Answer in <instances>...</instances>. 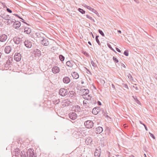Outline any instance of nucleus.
Instances as JSON below:
<instances>
[{"label":"nucleus","mask_w":157,"mask_h":157,"mask_svg":"<svg viewBox=\"0 0 157 157\" xmlns=\"http://www.w3.org/2000/svg\"><path fill=\"white\" fill-rule=\"evenodd\" d=\"M82 91H83V94H88L89 92V90L87 89H84L82 90Z\"/></svg>","instance_id":"obj_33"},{"label":"nucleus","mask_w":157,"mask_h":157,"mask_svg":"<svg viewBox=\"0 0 157 157\" xmlns=\"http://www.w3.org/2000/svg\"><path fill=\"white\" fill-rule=\"evenodd\" d=\"M87 101H86L84 100L83 101V104L84 105H86L87 104Z\"/></svg>","instance_id":"obj_52"},{"label":"nucleus","mask_w":157,"mask_h":157,"mask_svg":"<svg viewBox=\"0 0 157 157\" xmlns=\"http://www.w3.org/2000/svg\"><path fill=\"white\" fill-rule=\"evenodd\" d=\"M52 71L54 74H57L59 72L60 69L58 67L56 66L52 69Z\"/></svg>","instance_id":"obj_22"},{"label":"nucleus","mask_w":157,"mask_h":157,"mask_svg":"<svg viewBox=\"0 0 157 157\" xmlns=\"http://www.w3.org/2000/svg\"><path fill=\"white\" fill-rule=\"evenodd\" d=\"M136 89V90H138V88L137 87H136L135 88Z\"/></svg>","instance_id":"obj_64"},{"label":"nucleus","mask_w":157,"mask_h":157,"mask_svg":"<svg viewBox=\"0 0 157 157\" xmlns=\"http://www.w3.org/2000/svg\"><path fill=\"white\" fill-rule=\"evenodd\" d=\"M82 96L83 98L84 99H85L88 100H89V98H87V97H86V95L85 94H83L82 95Z\"/></svg>","instance_id":"obj_41"},{"label":"nucleus","mask_w":157,"mask_h":157,"mask_svg":"<svg viewBox=\"0 0 157 157\" xmlns=\"http://www.w3.org/2000/svg\"><path fill=\"white\" fill-rule=\"evenodd\" d=\"M149 134L150 135V136L152 138H153V139H155V137L154 136V135L151 133L150 132H149Z\"/></svg>","instance_id":"obj_48"},{"label":"nucleus","mask_w":157,"mask_h":157,"mask_svg":"<svg viewBox=\"0 0 157 157\" xmlns=\"http://www.w3.org/2000/svg\"><path fill=\"white\" fill-rule=\"evenodd\" d=\"M129 76H128V78L130 79H131V78H132V76L129 74Z\"/></svg>","instance_id":"obj_58"},{"label":"nucleus","mask_w":157,"mask_h":157,"mask_svg":"<svg viewBox=\"0 0 157 157\" xmlns=\"http://www.w3.org/2000/svg\"><path fill=\"white\" fill-rule=\"evenodd\" d=\"M71 75L73 78L75 79L78 78L79 77V75L78 74L75 72H73L71 74Z\"/></svg>","instance_id":"obj_27"},{"label":"nucleus","mask_w":157,"mask_h":157,"mask_svg":"<svg viewBox=\"0 0 157 157\" xmlns=\"http://www.w3.org/2000/svg\"><path fill=\"white\" fill-rule=\"evenodd\" d=\"M63 82L65 84L68 83L71 81L70 79L67 76H65L63 79Z\"/></svg>","instance_id":"obj_24"},{"label":"nucleus","mask_w":157,"mask_h":157,"mask_svg":"<svg viewBox=\"0 0 157 157\" xmlns=\"http://www.w3.org/2000/svg\"><path fill=\"white\" fill-rule=\"evenodd\" d=\"M34 52L35 57H39L41 55V52L38 49H35L34 50Z\"/></svg>","instance_id":"obj_17"},{"label":"nucleus","mask_w":157,"mask_h":157,"mask_svg":"<svg viewBox=\"0 0 157 157\" xmlns=\"http://www.w3.org/2000/svg\"><path fill=\"white\" fill-rule=\"evenodd\" d=\"M99 36H96V38H95V40L98 43V44L99 45H100L101 44L100 42V41L98 39V38L99 37Z\"/></svg>","instance_id":"obj_35"},{"label":"nucleus","mask_w":157,"mask_h":157,"mask_svg":"<svg viewBox=\"0 0 157 157\" xmlns=\"http://www.w3.org/2000/svg\"><path fill=\"white\" fill-rule=\"evenodd\" d=\"M20 155L21 157H28V153H26L24 151L21 152Z\"/></svg>","instance_id":"obj_31"},{"label":"nucleus","mask_w":157,"mask_h":157,"mask_svg":"<svg viewBox=\"0 0 157 157\" xmlns=\"http://www.w3.org/2000/svg\"><path fill=\"white\" fill-rule=\"evenodd\" d=\"M7 20L8 21H7V23L8 24H11L13 22L14 23V20L15 21L14 19L11 18H9Z\"/></svg>","instance_id":"obj_32"},{"label":"nucleus","mask_w":157,"mask_h":157,"mask_svg":"<svg viewBox=\"0 0 157 157\" xmlns=\"http://www.w3.org/2000/svg\"><path fill=\"white\" fill-rule=\"evenodd\" d=\"M75 134L77 137L82 138L83 136H84V132L83 131L81 130L78 129L76 131Z\"/></svg>","instance_id":"obj_5"},{"label":"nucleus","mask_w":157,"mask_h":157,"mask_svg":"<svg viewBox=\"0 0 157 157\" xmlns=\"http://www.w3.org/2000/svg\"><path fill=\"white\" fill-rule=\"evenodd\" d=\"M59 58L60 60L61 61H63L64 60V59H65V57L62 55H59Z\"/></svg>","instance_id":"obj_36"},{"label":"nucleus","mask_w":157,"mask_h":157,"mask_svg":"<svg viewBox=\"0 0 157 157\" xmlns=\"http://www.w3.org/2000/svg\"><path fill=\"white\" fill-rule=\"evenodd\" d=\"M100 107H97L94 108L92 110V113L93 114L96 115L100 111Z\"/></svg>","instance_id":"obj_16"},{"label":"nucleus","mask_w":157,"mask_h":157,"mask_svg":"<svg viewBox=\"0 0 157 157\" xmlns=\"http://www.w3.org/2000/svg\"><path fill=\"white\" fill-rule=\"evenodd\" d=\"M21 25V23L20 21H15L14 22L13 25L14 28L17 29L19 28L20 26Z\"/></svg>","instance_id":"obj_20"},{"label":"nucleus","mask_w":157,"mask_h":157,"mask_svg":"<svg viewBox=\"0 0 157 157\" xmlns=\"http://www.w3.org/2000/svg\"><path fill=\"white\" fill-rule=\"evenodd\" d=\"M91 64L94 67H95L96 66L95 63L92 60L91 61Z\"/></svg>","instance_id":"obj_47"},{"label":"nucleus","mask_w":157,"mask_h":157,"mask_svg":"<svg viewBox=\"0 0 157 157\" xmlns=\"http://www.w3.org/2000/svg\"><path fill=\"white\" fill-rule=\"evenodd\" d=\"M28 155H29V157H36V155L34 154V152L33 149L30 148L27 151Z\"/></svg>","instance_id":"obj_6"},{"label":"nucleus","mask_w":157,"mask_h":157,"mask_svg":"<svg viewBox=\"0 0 157 157\" xmlns=\"http://www.w3.org/2000/svg\"><path fill=\"white\" fill-rule=\"evenodd\" d=\"M143 125L144 126L145 128V129H146V130L147 131L148 130V129H147V126H146V125H145V124H143Z\"/></svg>","instance_id":"obj_55"},{"label":"nucleus","mask_w":157,"mask_h":157,"mask_svg":"<svg viewBox=\"0 0 157 157\" xmlns=\"http://www.w3.org/2000/svg\"><path fill=\"white\" fill-rule=\"evenodd\" d=\"M116 50L118 52H121V51L118 48H116Z\"/></svg>","instance_id":"obj_53"},{"label":"nucleus","mask_w":157,"mask_h":157,"mask_svg":"<svg viewBox=\"0 0 157 157\" xmlns=\"http://www.w3.org/2000/svg\"><path fill=\"white\" fill-rule=\"evenodd\" d=\"M124 54L126 56L128 55V50H126L124 52Z\"/></svg>","instance_id":"obj_42"},{"label":"nucleus","mask_w":157,"mask_h":157,"mask_svg":"<svg viewBox=\"0 0 157 157\" xmlns=\"http://www.w3.org/2000/svg\"><path fill=\"white\" fill-rule=\"evenodd\" d=\"M20 149L17 148L16 149H15L14 150V151H13L12 152V154L13 155H14L16 156L17 157H19V156L20 154Z\"/></svg>","instance_id":"obj_7"},{"label":"nucleus","mask_w":157,"mask_h":157,"mask_svg":"<svg viewBox=\"0 0 157 157\" xmlns=\"http://www.w3.org/2000/svg\"><path fill=\"white\" fill-rule=\"evenodd\" d=\"M94 155L95 157H99L100 156V153L99 151L97 152L95 151L94 153Z\"/></svg>","instance_id":"obj_38"},{"label":"nucleus","mask_w":157,"mask_h":157,"mask_svg":"<svg viewBox=\"0 0 157 157\" xmlns=\"http://www.w3.org/2000/svg\"><path fill=\"white\" fill-rule=\"evenodd\" d=\"M73 109L75 112H79L81 111L80 107L78 105H76L73 107Z\"/></svg>","instance_id":"obj_29"},{"label":"nucleus","mask_w":157,"mask_h":157,"mask_svg":"<svg viewBox=\"0 0 157 157\" xmlns=\"http://www.w3.org/2000/svg\"><path fill=\"white\" fill-rule=\"evenodd\" d=\"M78 10L82 14H85V11L81 8H79L78 9Z\"/></svg>","instance_id":"obj_37"},{"label":"nucleus","mask_w":157,"mask_h":157,"mask_svg":"<svg viewBox=\"0 0 157 157\" xmlns=\"http://www.w3.org/2000/svg\"><path fill=\"white\" fill-rule=\"evenodd\" d=\"M75 92L73 91H69L67 94V96L73 99L75 98Z\"/></svg>","instance_id":"obj_18"},{"label":"nucleus","mask_w":157,"mask_h":157,"mask_svg":"<svg viewBox=\"0 0 157 157\" xmlns=\"http://www.w3.org/2000/svg\"><path fill=\"white\" fill-rule=\"evenodd\" d=\"M35 35L36 37L39 38V40L40 41L44 37V34L42 33H36Z\"/></svg>","instance_id":"obj_15"},{"label":"nucleus","mask_w":157,"mask_h":157,"mask_svg":"<svg viewBox=\"0 0 157 157\" xmlns=\"http://www.w3.org/2000/svg\"><path fill=\"white\" fill-rule=\"evenodd\" d=\"M88 43L90 44V45H91V42H90V41H88Z\"/></svg>","instance_id":"obj_62"},{"label":"nucleus","mask_w":157,"mask_h":157,"mask_svg":"<svg viewBox=\"0 0 157 157\" xmlns=\"http://www.w3.org/2000/svg\"><path fill=\"white\" fill-rule=\"evenodd\" d=\"M86 97H87V98H89V100H90L91 99V96H90V95L89 94H86Z\"/></svg>","instance_id":"obj_50"},{"label":"nucleus","mask_w":157,"mask_h":157,"mask_svg":"<svg viewBox=\"0 0 157 157\" xmlns=\"http://www.w3.org/2000/svg\"><path fill=\"white\" fill-rule=\"evenodd\" d=\"M7 36L5 34H2L0 36V41L4 42L7 39Z\"/></svg>","instance_id":"obj_11"},{"label":"nucleus","mask_w":157,"mask_h":157,"mask_svg":"<svg viewBox=\"0 0 157 157\" xmlns=\"http://www.w3.org/2000/svg\"><path fill=\"white\" fill-rule=\"evenodd\" d=\"M105 134L109 135L110 133V129L109 127H106L105 128Z\"/></svg>","instance_id":"obj_30"},{"label":"nucleus","mask_w":157,"mask_h":157,"mask_svg":"<svg viewBox=\"0 0 157 157\" xmlns=\"http://www.w3.org/2000/svg\"><path fill=\"white\" fill-rule=\"evenodd\" d=\"M86 56H87L88 55V54L87 52H84V53H83Z\"/></svg>","instance_id":"obj_57"},{"label":"nucleus","mask_w":157,"mask_h":157,"mask_svg":"<svg viewBox=\"0 0 157 157\" xmlns=\"http://www.w3.org/2000/svg\"><path fill=\"white\" fill-rule=\"evenodd\" d=\"M95 132L97 134H99L103 131V129L101 127L99 126L95 129Z\"/></svg>","instance_id":"obj_19"},{"label":"nucleus","mask_w":157,"mask_h":157,"mask_svg":"<svg viewBox=\"0 0 157 157\" xmlns=\"http://www.w3.org/2000/svg\"><path fill=\"white\" fill-rule=\"evenodd\" d=\"M113 59L115 63H117L119 62L118 60L115 56H113Z\"/></svg>","instance_id":"obj_39"},{"label":"nucleus","mask_w":157,"mask_h":157,"mask_svg":"<svg viewBox=\"0 0 157 157\" xmlns=\"http://www.w3.org/2000/svg\"><path fill=\"white\" fill-rule=\"evenodd\" d=\"M98 32L102 36H105L104 34V33L100 29H99Z\"/></svg>","instance_id":"obj_40"},{"label":"nucleus","mask_w":157,"mask_h":157,"mask_svg":"<svg viewBox=\"0 0 157 157\" xmlns=\"http://www.w3.org/2000/svg\"><path fill=\"white\" fill-rule=\"evenodd\" d=\"M40 44L44 46H48L49 44L48 40L45 37H44L40 41Z\"/></svg>","instance_id":"obj_2"},{"label":"nucleus","mask_w":157,"mask_h":157,"mask_svg":"<svg viewBox=\"0 0 157 157\" xmlns=\"http://www.w3.org/2000/svg\"><path fill=\"white\" fill-rule=\"evenodd\" d=\"M66 64L67 66L72 67L73 65V62L72 61H68L66 62Z\"/></svg>","instance_id":"obj_28"},{"label":"nucleus","mask_w":157,"mask_h":157,"mask_svg":"<svg viewBox=\"0 0 157 157\" xmlns=\"http://www.w3.org/2000/svg\"><path fill=\"white\" fill-rule=\"evenodd\" d=\"M16 16L19 17V18H20V19H22V20H23V21H24V20L22 18L20 17L17 14H14Z\"/></svg>","instance_id":"obj_51"},{"label":"nucleus","mask_w":157,"mask_h":157,"mask_svg":"<svg viewBox=\"0 0 157 157\" xmlns=\"http://www.w3.org/2000/svg\"><path fill=\"white\" fill-rule=\"evenodd\" d=\"M117 32L118 33H121V30H118L117 31Z\"/></svg>","instance_id":"obj_60"},{"label":"nucleus","mask_w":157,"mask_h":157,"mask_svg":"<svg viewBox=\"0 0 157 157\" xmlns=\"http://www.w3.org/2000/svg\"><path fill=\"white\" fill-rule=\"evenodd\" d=\"M21 54L19 53H16L14 57V59L16 61H19L21 59Z\"/></svg>","instance_id":"obj_8"},{"label":"nucleus","mask_w":157,"mask_h":157,"mask_svg":"<svg viewBox=\"0 0 157 157\" xmlns=\"http://www.w3.org/2000/svg\"><path fill=\"white\" fill-rule=\"evenodd\" d=\"M13 40L14 43L17 44H21L22 43V39L17 36L14 37Z\"/></svg>","instance_id":"obj_4"},{"label":"nucleus","mask_w":157,"mask_h":157,"mask_svg":"<svg viewBox=\"0 0 157 157\" xmlns=\"http://www.w3.org/2000/svg\"><path fill=\"white\" fill-rule=\"evenodd\" d=\"M100 82L103 85H104L105 83V81L104 80L102 79H101L100 80Z\"/></svg>","instance_id":"obj_46"},{"label":"nucleus","mask_w":157,"mask_h":157,"mask_svg":"<svg viewBox=\"0 0 157 157\" xmlns=\"http://www.w3.org/2000/svg\"><path fill=\"white\" fill-rule=\"evenodd\" d=\"M92 141V138L90 137L87 138L85 140V143L87 145H90Z\"/></svg>","instance_id":"obj_25"},{"label":"nucleus","mask_w":157,"mask_h":157,"mask_svg":"<svg viewBox=\"0 0 157 157\" xmlns=\"http://www.w3.org/2000/svg\"><path fill=\"white\" fill-rule=\"evenodd\" d=\"M86 16L87 18L89 19H90V20H93L94 21V19H93L92 17H91L88 14L86 15Z\"/></svg>","instance_id":"obj_44"},{"label":"nucleus","mask_w":157,"mask_h":157,"mask_svg":"<svg viewBox=\"0 0 157 157\" xmlns=\"http://www.w3.org/2000/svg\"><path fill=\"white\" fill-rule=\"evenodd\" d=\"M112 87L114 89H115V87L114 84H112Z\"/></svg>","instance_id":"obj_56"},{"label":"nucleus","mask_w":157,"mask_h":157,"mask_svg":"<svg viewBox=\"0 0 157 157\" xmlns=\"http://www.w3.org/2000/svg\"><path fill=\"white\" fill-rule=\"evenodd\" d=\"M6 10L9 13H11L12 12V10L8 8H7Z\"/></svg>","instance_id":"obj_49"},{"label":"nucleus","mask_w":157,"mask_h":157,"mask_svg":"<svg viewBox=\"0 0 157 157\" xmlns=\"http://www.w3.org/2000/svg\"><path fill=\"white\" fill-rule=\"evenodd\" d=\"M97 104H98V105H101V102H100L99 101H98Z\"/></svg>","instance_id":"obj_54"},{"label":"nucleus","mask_w":157,"mask_h":157,"mask_svg":"<svg viewBox=\"0 0 157 157\" xmlns=\"http://www.w3.org/2000/svg\"><path fill=\"white\" fill-rule=\"evenodd\" d=\"M84 125L86 127L88 128H90L94 126V124L91 121H87L85 122Z\"/></svg>","instance_id":"obj_1"},{"label":"nucleus","mask_w":157,"mask_h":157,"mask_svg":"<svg viewBox=\"0 0 157 157\" xmlns=\"http://www.w3.org/2000/svg\"><path fill=\"white\" fill-rule=\"evenodd\" d=\"M67 94V91L64 88L60 89L59 91V94L62 96H64Z\"/></svg>","instance_id":"obj_3"},{"label":"nucleus","mask_w":157,"mask_h":157,"mask_svg":"<svg viewBox=\"0 0 157 157\" xmlns=\"http://www.w3.org/2000/svg\"><path fill=\"white\" fill-rule=\"evenodd\" d=\"M84 7L87 8L89 10L93 12L94 13L97 14V13H98V12L97 11L94 9L93 8H92L91 7H90L89 6H88L86 5H85L83 6Z\"/></svg>","instance_id":"obj_21"},{"label":"nucleus","mask_w":157,"mask_h":157,"mask_svg":"<svg viewBox=\"0 0 157 157\" xmlns=\"http://www.w3.org/2000/svg\"><path fill=\"white\" fill-rule=\"evenodd\" d=\"M24 42L25 46L28 48H30L32 47L33 43L31 41L26 40Z\"/></svg>","instance_id":"obj_10"},{"label":"nucleus","mask_w":157,"mask_h":157,"mask_svg":"<svg viewBox=\"0 0 157 157\" xmlns=\"http://www.w3.org/2000/svg\"><path fill=\"white\" fill-rule=\"evenodd\" d=\"M139 122L140 124H143H143H144V123H143L142 122L140 121H139Z\"/></svg>","instance_id":"obj_61"},{"label":"nucleus","mask_w":157,"mask_h":157,"mask_svg":"<svg viewBox=\"0 0 157 157\" xmlns=\"http://www.w3.org/2000/svg\"><path fill=\"white\" fill-rule=\"evenodd\" d=\"M121 66L125 68V65L123 64V63H121Z\"/></svg>","instance_id":"obj_59"},{"label":"nucleus","mask_w":157,"mask_h":157,"mask_svg":"<svg viewBox=\"0 0 157 157\" xmlns=\"http://www.w3.org/2000/svg\"><path fill=\"white\" fill-rule=\"evenodd\" d=\"M24 33L26 34H29L31 32V29L29 28L25 27L24 29Z\"/></svg>","instance_id":"obj_26"},{"label":"nucleus","mask_w":157,"mask_h":157,"mask_svg":"<svg viewBox=\"0 0 157 157\" xmlns=\"http://www.w3.org/2000/svg\"><path fill=\"white\" fill-rule=\"evenodd\" d=\"M77 116V114L75 112L71 113L69 114V117L72 120H75V119Z\"/></svg>","instance_id":"obj_13"},{"label":"nucleus","mask_w":157,"mask_h":157,"mask_svg":"<svg viewBox=\"0 0 157 157\" xmlns=\"http://www.w3.org/2000/svg\"><path fill=\"white\" fill-rule=\"evenodd\" d=\"M12 50L11 47L10 46H6L5 49V52L7 54L9 53Z\"/></svg>","instance_id":"obj_23"},{"label":"nucleus","mask_w":157,"mask_h":157,"mask_svg":"<svg viewBox=\"0 0 157 157\" xmlns=\"http://www.w3.org/2000/svg\"><path fill=\"white\" fill-rule=\"evenodd\" d=\"M122 85L124 87V88H126L127 89H128V85L126 84H122Z\"/></svg>","instance_id":"obj_45"},{"label":"nucleus","mask_w":157,"mask_h":157,"mask_svg":"<svg viewBox=\"0 0 157 157\" xmlns=\"http://www.w3.org/2000/svg\"><path fill=\"white\" fill-rule=\"evenodd\" d=\"M107 45L113 51H114V52H115L117 53L114 50V49L111 46V45L109 44H107Z\"/></svg>","instance_id":"obj_43"},{"label":"nucleus","mask_w":157,"mask_h":157,"mask_svg":"<svg viewBox=\"0 0 157 157\" xmlns=\"http://www.w3.org/2000/svg\"><path fill=\"white\" fill-rule=\"evenodd\" d=\"M132 97L134 99L135 102L138 104H140V103L139 100L137 99L136 96H132Z\"/></svg>","instance_id":"obj_34"},{"label":"nucleus","mask_w":157,"mask_h":157,"mask_svg":"<svg viewBox=\"0 0 157 157\" xmlns=\"http://www.w3.org/2000/svg\"><path fill=\"white\" fill-rule=\"evenodd\" d=\"M0 16H1L2 18L6 20H7L9 18H11L10 16L7 14L6 13H2L0 14Z\"/></svg>","instance_id":"obj_12"},{"label":"nucleus","mask_w":157,"mask_h":157,"mask_svg":"<svg viewBox=\"0 0 157 157\" xmlns=\"http://www.w3.org/2000/svg\"><path fill=\"white\" fill-rule=\"evenodd\" d=\"M13 59L11 57L9 58L8 59L5 65L6 67L9 68L11 67L12 64V61Z\"/></svg>","instance_id":"obj_9"},{"label":"nucleus","mask_w":157,"mask_h":157,"mask_svg":"<svg viewBox=\"0 0 157 157\" xmlns=\"http://www.w3.org/2000/svg\"><path fill=\"white\" fill-rule=\"evenodd\" d=\"M84 83V82H83V81H82V82H81V83H82V84H83V83Z\"/></svg>","instance_id":"obj_63"},{"label":"nucleus","mask_w":157,"mask_h":157,"mask_svg":"<svg viewBox=\"0 0 157 157\" xmlns=\"http://www.w3.org/2000/svg\"><path fill=\"white\" fill-rule=\"evenodd\" d=\"M62 105L65 106H68L71 105V102L69 100L66 99L64 100L62 102Z\"/></svg>","instance_id":"obj_14"}]
</instances>
